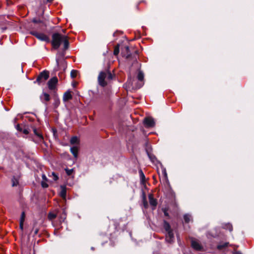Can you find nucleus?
I'll use <instances>...</instances> for the list:
<instances>
[{
	"label": "nucleus",
	"instance_id": "26",
	"mask_svg": "<svg viewBox=\"0 0 254 254\" xmlns=\"http://www.w3.org/2000/svg\"><path fill=\"white\" fill-rule=\"evenodd\" d=\"M56 217V215L53 213H49L48 214V218L50 220H52L54 218H55Z\"/></svg>",
	"mask_w": 254,
	"mask_h": 254
},
{
	"label": "nucleus",
	"instance_id": "12",
	"mask_svg": "<svg viewBox=\"0 0 254 254\" xmlns=\"http://www.w3.org/2000/svg\"><path fill=\"white\" fill-rule=\"evenodd\" d=\"M33 131L34 134L36 135V136L38 138V141L42 142L43 140V135L36 128H34Z\"/></svg>",
	"mask_w": 254,
	"mask_h": 254
},
{
	"label": "nucleus",
	"instance_id": "36",
	"mask_svg": "<svg viewBox=\"0 0 254 254\" xmlns=\"http://www.w3.org/2000/svg\"><path fill=\"white\" fill-rule=\"evenodd\" d=\"M16 128L17 130L19 131H22V128L19 125H17L16 126Z\"/></svg>",
	"mask_w": 254,
	"mask_h": 254
},
{
	"label": "nucleus",
	"instance_id": "34",
	"mask_svg": "<svg viewBox=\"0 0 254 254\" xmlns=\"http://www.w3.org/2000/svg\"><path fill=\"white\" fill-rule=\"evenodd\" d=\"M65 216H66V214H65V210H64L63 211V214H62V216H61V221H64V220L65 219Z\"/></svg>",
	"mask_w": 254,
	"mask_h": 254
},
{
	"label": "nucleus",
	"instance_id": "44",
	"mask_svg": "<svg viewBox=\"0 0 254 254\" xmlns=\"http://www.w3.org/2000/svg\"><path fill=\"white\" fill-rule=\"evenodd\" d=\"M164 214H165V215H167V213L166 212H164Z\"/></svg>",
	"mask_w": 254,
	"mask_h": 254
},
{
	"label": "nucleus",
	"instance_id": "28",
	"mask_svg": "<svg viewBox=\"0 0 254 254\" xmlns=\"http://www.w3.org/2000/svg\"><path fill=\"white\" fill-rule=\"evenodd\" d=\"M77 71L76 70H72L70 72V76L72 78H74L77 75Z\"/></svg>",
	"mask_w": 254,
	"mask_h": 254
},
{
	"label": "nucleus",
	"instance_id": "6",
	"mask_svg": "<svg viewBox=\"0 0 254 254\" xmlns=\"http://www.w3.org/2000/svg\"><path fill=\"white\" fill-rule=\"evenodd\" d=\"M143 78H144V74L143 72L141 71H139L138 75H137V79L138 80V83L136 86V88H141L143 84Z\"/></svg>",
	"mask_w": 254,
	"mask_h": 254
},
{
	"label": "nucleus",
	"instance_id": "22",
	"mask_svg": "<svg viewBox=\"0 0 254 254\" xmlns=\"http://www.w3.org/2000/svg\"><path fill=\"white\" fill-rule=\"evenodd\" d=\"M184 219L186 223H189L191 219V216L190 214H187L184 215Z\"/></svg>",
	"mask_w": 254,
	"mask_h": 254
},
{
	"label": "nucleus",
	"instance_id": "43",
	"mask_svg": "<svg viewBox=\"0 0 254 254\" xmlns=\"http://www.w3.org/2000/svg\"><path fill=\"white\" fill-rule=\"evenodd\" d=\"M126 50H127V51H128L129 50V47L128 46H127L126 47Z\"/></svg>",
	"mask_w": 254,
	"mask_h": 254
},
{
	"label": "nucleus",
	"instance_id": "5",
	"mask_svg": "<svg viewBox=\"0 0 254 254\" xmlns=\"http://www.w3.org/2000/svg\"><path fill=\"white\" fill-rule=\"evenodd\" d=\"M49 72L47 71H43L42 72L37 78L36 82L40 83L42 79L44 81L46 80L49 78Z\"/></svg>",
	"mask_w": 254,
	"mask_h": 254
},
{
	"label": "nucleus",
	"instance_id": "38",
	"mask_svg": "<svg viewBox=\"0 0 254 254\" xmlns=\"http://www.w3.org/2000/svg\"><path fill=\"white\" fill-rule=\"evenodd\" d=\"M23 223H24L23 222L20 221L19 227L21 230H23Z\"/></svg>",
	"mask_w": 254,
	"mask_h": 254
},
{
	"label": "nucleus",
	"instance_id": "24",
	"mask_svg": "<svg viewBox=\"0 0 254 254\" xmlns=\"http://www.w3.org/2000/svg\"><path fill=\"white\" fill-rule=\"evenodd\" d=\"M78 141V138L76 136H73L70 139V143L72 144H75Z\"/></svg>",
	"mask_w": 254,
	"mask_h": 254
},
{
	"label": "nucleus",
	"instance_id": "17",
	"mask_svg": "<svg viewBox=\"0 0 254 254\" xmlns=\"http://www.w3.org/2000/svg\"><path fill=\"white\" fill-rule=\"evenodd\" d=\"M40 97L42 100L44 99V100L46 101H49L50 99L49 94L47 93H43Z\"/></svg>",
	"mask_w": 254,
	"mask_h": 254
},
{
	"label": "nucleus",
	"instance_id": "31",
	"mask_svg": "<svg viewBox=\"0 0 254 254\" xmlns=\"http://www.w3.org/2000/svg\"><path fill=\"white\" fill-rule=\"evenodd\" d=\"M46 182V181H43L41 182V185H42V187L44 188H46L48 187V185L47 184V183Z\"/></svg>",
	"mask_w": 254,
	"mask_h": 254
},
{
	"label": "nucleus",
	"instance_id": "37",
	"mask_svg": "<svg viewBox=\"0 0 254 254\" xmlns=\"http://www.w3.org/2000/svg\"><path fill=\"white\" fill-rule=\"evenodd\" d=\"M22 131L25 134L29 133V130L27 128H24L23 130L22 129Z\"/></svg>",
	"mask_w": 254,
	"mask_h": 254
},
{
	"label": "nucleus",
	"instance_id": "14",
	"mask_svg": "<svg viewBox=\"0 0 254 254\" xmlns=\"http://www.w3.org/2000/svg\"><path fill=\"white\" fill-rule=\"evenodd\" d=\"M61 191L60 193V194L61 197H62L64 198H65L66 197V188L64 186H61Z\"/></svg>",
	"mask_w": 254,
	"mask_h": 254
},
{
	"label": "nucleus",
	"instance_id": "40",
	"mask_svg": "<svg viewBox=\"0 0 254 254\" xmlns=\"http://www.w3.org/2000/svg\"><path fill=\"white\" fill-rule=\"evenodd\" d=\"M149 158H150L151 160L152 161V162H154V160L156 159L155 157L154 156L153 157H152L151 156H150L149 155H148Z\"/></svg>",
	"mask_w": 254,
	"mask_h": 254
},
{
	"label": "nucleus",
	"instance_id": "10",
	"mask_svg": "<svg viewBox=\"0 0 254 254\" xmlns=\"http://www.w3.org/2000/svg\"><path fill=\"white\" fill-rule=\"evenodd\" d=\"M166 241L169 243H172L174 241V236L172 230L167 232Z\"/></svg>",
	"mask_w": 254,
	"mask_h": 254
},
{
	"label": "nucleus",
	"instance_id": "2",
	"mask_svg": "<svg viewBox=\"0 0 254 254\" xmlns=\"http://www.w3.org/2000/svg\"><path fill=\"white\" fill-rule=\"evenodd\" d=\"M106 78H107L109 80L112 79L113 78L112 73L108 71L100 72L98 77V80L99 84L101 86L104 87L106 85L107 83L105 81Z\"/></svg>",
	"mask_w": 254,
	"mask_h": 254
},
{
	"label": "nucleus",
	"instance_id": "27",
	"mask_svg": "<svg viewBox=\"0 0 254 254\" xmlns=\"http://www.w3.org/2000/svg\"><path fill=\"white\" fill-rule=\"evenodd\" d=\"M120 49H119V45H117L115 47L114 51V54L115 55H118L119 53Z\"/></svg>",
	"mask_w": 254,
	"mask_h": 254
},
{
	"label": "nucleus",
	"instance_id": "39",
	"mask_svg": "<svg viewBox=\"0 0 254 254\" xmlns=\"http://www.w3.org/2000/svg\"><path fill=\"white\" fill-rule=\"evenodd\" d=\"M42 177L43 181H47V178L45 174H43Z\"/></svg>",
	"mask_w": 254,
	"mask_h": 254
},
{
	"label": "nucleus",
	"instance_id": "41",
	"mask_svg": "<svg viewBox=\"0 0 254 254\" xmlns=\"http://www.w3.org/2000/svg\"><path fill=\"white\" fill-rule=\"evenodd\" d=\"M139 173H140V176H141V178H144V177H144V174H143V172H142V171L141 170H140V171H139Z\"/></svg>",
	"mask_w": 254,
	"mask_h": 254
},
{
	"label": "nucleus",
	"instance_id": "15",
	"mask_svg": "<svg viewBox=\"0 0 254 254\" xmlns=\"http://www.w3.org/2000/svg\"><path fill=\"white\" fill-rule=\"evenodd\" d=\"M164 228L167 232L172 231L169 223L166 221H164Z\"/></svg>",
	"mask_w": 254,
	"mask_h": 254
},
{
	"label": "nucleus",
	"instance_id": "21",
	"mask_svg": "<svg viewBox=\"0 0 254 254\" xmlns=\"http://www.w3.org/2000/svg\"><path fill=\"white\" fill-rule=\"evenodd\" d=\"M70 151L75 157H77V149L76 147H71Z\"/></svg>",
	"mask_w": 254,
	"mask_h": 254
},
{
	"label": "nucleus",
	"instance_id": "7",
	"mask_svg": "<svg viewBox=\"0 0 254 254\" xmlns=\"http://www.w3.org/2000/svg\"><path fill=\"white\" fill-rule=\"evenodd\" d=\"M58 82V78L56 77L52 78L48 82V87L50 90H53L55 88L56 84Z\"/></svg>",
	"mask_w": 254,
	"mask_h": 254
},
{
	"label": "nucleus",
	"instance_id": "9",
	"mask_svg": "<svg viewBox=\"0 0 254 254\" xmlns=\"http://www.w3.org/2000/svg\"><path fill=\"white\" fill-rule=\"evenodd\" d=\"M148 198L150 204L152 206V209H154L157 204L156 199L153 197V194L151 193L149 194Z\"/></svg>",
	"mask_w": 254,
	"mask_h": 254
},
{
	"label": "nucleus",
	"instance_id": "30",
	"mask_svg": "<svg viewBox=\"0 0 254 254\" xmlns=\"http://www.w3.org/2000/svg\"><path fill=\"white\" fill-rule=\"evenodd\" d=\"M65 170L66 174L68 176L70 175L73 172V169H66Z\"/></svg>",
	"mask_w": 254,
	"mask_h": 254
},
{
	"label": "nucleus",
	"instance_id": "13",
	"mask_svg": "<svg viewBox=\"0 0 254 254\" xmlns=\"http://www.w3.org/2000/svg\"><path fill=\"white\" fill-rule=\"evenodd\" d=\"M72 98V95L69 91H66L64 93L63 96V101L66 102L67 100Z\"/></svg>",
	"mask_w": 254,
	"mask_h": 254
},
{
	"label": "nucleus",
	"instance_id": "45",
	"mask_svg": "<svg viewBox=\"0 0 254 254\" xmlns=\"http://www.w3.org/2000/svg\"><path fill=\"white\" fill-rule=\"evenodd\" d=\"M91 250H94V248H93V247H92V248H91Z\"/></svg>",
	"mask_w": 254,
	"mask_h": 254
},
{
	"label": "nucleus",
	"instance_id": "23",
	"mask_svg": "<svg viewBox=\"0 0 254 254\" xmlns=\"http://www.w3.org/2000/svg\"><path fill=\"white\" fill-rule=\"evenodd\" d=\"M228 245H229V243L226 242L222 244L218 245L217 247L218 250H221L223 248L227 247L228 246Z\"/></svg>",
	"mask_w": 254,
	"mask_h": 254
},
{
	"label": "nucleus",
	"instance_id": "19",
	"mask_svg": "<svg viewBox=\"0 0 254 254\" xmlns=\"http://www.w3.org/2000/svg\"><path fill=\"white\" fill-rule=\"evenodd\" d=\"M142 200L143 206L145 208H147L148 207V203L146 199L145 194L144 192L142 193Z\"/></svg>",
	"mask_w": 254,
	"mask_h": 254
},
{
	"label": "nucleus",
	"instance_id": "8",
	"mask_svg": "<svg viewBox=\"0 0 254 254\" xmlns=\"http://www.w3.org/2000/svg\"><path fill=\"white\" fill-rule=\"evenodd\" d=\"M143 123L147 127H153L155 125L154 121L151 118H145Z\"/></svg>",
	"mask_w": 254,
	"mask_h": 254
},
{
	"label": "nucleus",
	"instance_id": "4",
	"mask_svg": "<svg viewBox=\"0 0 254 254\" xmlns=\"http://www.w3.org/2000/svg\"><path fill=\"white\" fill-rule=\"evenodd\" d=\"M30 34L35 36L37 39L42 41H45L47 43L50 42L49 38L45 34L42 33H38L36 31H31Z\"/></svg>",
	"mask_w": 254,
	"mask_h": 254
},
{
	"label": "nucleus",
	"instance_id": "1",
	"mask_svg": "<svg viewBox=\"0 0 254 254\" xmlns=\"http://www.w3.org/2000/svg\"><path fill=\"white\" fill-rule=\"evenodd\" d=\"M65 36L61 35L58 33H55L53 34L51 43L55 49H58L60 47Z\"/></svg>",
	"mask_w": 254,
	"mask_h": 254
},
{
	"label": "nucleus",
	"instance_id": "35",
	"mask_svg": "<svg viewBox=\"0 0 254 254\" xmlns=\"http://www.w3.org/2000/svg\"><path fill=\"white\" fill-rule=\"evenodd\" d=\"M32 22L35 23H41L42 21H41L40 20H38L36 18H33L32 20Z\"/></svg>",
	"mask_w": 254,
	"mask_h": 254
},
{
	"label": "nucleus",
	"instance_id": "46",
	"mask_svg": "<svg viewBox=\"0 0 254 254\" xmlns=\"http://www.w3.org/2000/svg\"><path fill=\"white\" fill-rule=\"evenodd\" d=\"M239 253H235V254H238Z\"/></svg>",
	"mask_w": 254,
	"mask_h": 254
},
{
	"label": "nucleus",
	"instance_id": "25",
	"mask_svg": "<svg viewBox=\"0 0 254 254\" xmlns=\"http://www.w3.org/2000/svg\"><path fill=\"white\" fill-rule=\"evenodd\" d=\"M12 186L13 187L17 186L18 185V181L17 179L13 177L12 179Z\"/></svg>",
	"mask_w": 254,
	"mask_h": 254
},
{
	"label": "nucleus",
	"instance_id": "18",
	"mask_svg": "<svg viewBox=\"0 0 254 254\" xmlns=\"http://www.w3.org/2000/svg\"><path fill=\"white\" fill-rule=\"evenodd\" d=\"M161 169L162 175L164 176V177L165 178V179L166 180L168 181L166 170L165 168H164L162 165H161Z\"/></svg>",
	"mask_w": 254,
	"mask_h": 254
},
{
	"label": "nucleus",
	"instance_id": "16",
	"mask_svg": "<svg viewBox=\"0 0 254 254\" xmlns=\"http://www.w3.org/2000/svg\"><path fill=\"white\" fill-rule=\"evenodd\" d=\"M54 102L53 103V105L54 106V108H57L59 107V106L60 104V101L59 98L57 96H55L54 97Z\"/></svg>",
	"mask_w": 254,
	"mask_h": 254
},
{
	"label": "nucleus",
	"instance_id": "20",
	"mask_svg": "<svg viewBox=\"0 0 254 254\" xmlns=\"http://www.w3.org/2000/svg\"><path fill=\"white\" fill-rule=\"evenodd\" d=\"M66 36H65L64 40H63V43H64V50H66L68 47L69 43L68 41L66 38Z\"/></svg>",
	"mask_w": 254,
	"mask_h": 254
},
{
	"label": "nucleus",
	"instance_id": "32",
	"mask_svg": "<svg viewBox=\"0 0 254 254\" xmlns=\"http://www.w3.org/2000/svg\"><path fill=\"white\" fill-rule=\"evenodd\" d=\"M52 175L53 176V180L54 181H57L59 177H58V175H56V174L55 173L52 172Z\"/></svg>",
	"mask_w": 254,
	"mask_h": 254
},
{
	"label": "nucleus",
	"instance_id": "29",
	"mask_svg": "<svg viewBox=\"0 0 254 254\" xmlns=\"http://www.w3.org/2000/svg\"><path fill=\"white\" fill-rule=\"evenodd\" d=\"M25 213H24V212H22L21 214L20 221L24 222V220H25Z\"/></svg>",
	"mask_w": 254,
	"mask_h": 254
},
{
	"label": "nucleus",
	"instance_id": "11",
	"mask_svg": "<svg viewBox=\"0 0 254 254\" xmlns=\"http://www.w3.org/2000/svg\"><path fill=\"white\" fill-rule=\"evenodd\" d=\"M191 246L196 251H200L202 249V247L199 244V243L195 241H191Z\"/></svg>",
	"mask_w": 254,
	"mask_h": 254
},
{
	"label": "nucleus",
	"instance_id": "33",
	"mask_svg": "<svg viewBox=\"0 0 254 254\" xmlns=\"http://www.w3.org/2000/svg\"><path fill=\"white\" fill-rule=\"evenodd\" d=\"M226 229H228L229 230V231L231 232L233 230V227H232V226L231 224H228L226 225Z\"/></svg>",
	"mask_w": 254,
	"mask_h": 254
},
{
	"label": "nucleus",
	"instance_id": "3",
	"mask_svg": "<svg viewBox=\"0 0 254 254\" xmlns=\"http://www.w3.org/2000/svg\"><path fill=\"white\" fill-rule=\"evenodd\" d=\"M64 52H59L57 53L56 56V64L58 67H59L61 65H62L64 69L65 68V62L64 59Z\"/></svg>",
	"mask_w": 254,
	"mask_h": 254
},
{
	"label": "nucleus",
	"instance_id": "42",
	"mask_svg": "<svg viewBox=\"0 0 254 254\" xmlns=\"http://www.w3.org/2000/svg\"><path fill=\"white\" fill-rule=\"evenodd\" d=\"M38 230L37 229L35 230V232H34L35 234H37L38 233Z\"/></svg>",
	"mask_w": 254,
	"mask_h": 254
}]
</instances>
